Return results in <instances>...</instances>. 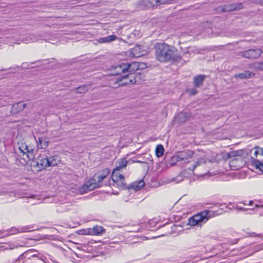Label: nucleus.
<instances>
[{
	"label": "nucleus",
	"instance_id": "obj_6",
	"mask_svg": "<svg viewBox=\"0 0 263 263\" xmlns=\"http://www.w3.org/2000/svg\"><path fill=\"white\" fill-rule=\"evenodd\" d=\"M194 152L192 151H184L177 153L171 159V164L174 165L177 162H188L192 159Z\"/></svg>",
	"mask_w": 263,
	"mask_h": 263
},
{
	"label": "nucleus",
	"instance_id": "obj_3",
	"mask_svg": "<svg viewBox=\"0 0 263 263\" xmlns=\"http://www.w3.org/2000/svg\"><path fill=\"white\" fill-rule=\"evenodd\" d=\"M220 214L218 211L205 210L190 218L188 220V224L191 226H198L201 227L210 218L219 215Z\"/></svg>",
	"mask_w": 263,
	"mask_h": 263
},
{
	"label": "nucleus",
	"instance_id": "obj_1",
	"mask_svg": "<svg viewBox=\"0 0 263 263\" xmlns=\"http://www.w3.org/2000/svg\"><path fill=\"white\" fill-rule=\"evenodd\" d=\"M155 48L156 58L160 62L178 61L181 59L174 46L165 43H157L155 44Z\"/></svg>",
	"mask_w": 263,
	"mask_h": 263
},
{
	"label": "nucleus",
	"instance_id": "obj_32",
	"mask_svg": "<svg viewBox=\"0 0 263 263\" xmlns=\"http://www.w3.org/2000/svg\"><path fill=\"white\" fill-rule=\"evenodd\" d=\"M240 204H243L244 205H246L247 204L245 202H239L238 203H237L236 204L234 205L233 206V208L235 209H237L238 210H239V211H246L247 210H248V209H246V208H243L241 206H240Z\"/></svg>",
	"mask_w": 263,
	"mask_h": 263
},
{
	"label": "nucleus",
	"instance_id": "obj_35",
	"mask_svg": "<svg viewBox=\"0 0 263 263\" xmlns=\"http://www.w3.org/2000/svg\"><path fill=\"white\" fill-rule=\"evenodd\" d=\"M19 144V149L21 152H22L24 154H26V148L25 146H27V145H26L25 143H21V144Z\"/></svg>",
	"mask_w": 263,
	"mask_h": 263
},
{
	"label": "nucleus",
	"instance_id": "obj_31",
	"mask_svg": "<svg viewBox=\"0 0 263 263\" xmlns=\"http://www.w3.org/2000/svg\"><path fill=\"white\" fill-rule=\"evenodd\" d=\"M140 228L139 226L135 225V226H132L131 228H129V229H127L126 230L127 231L129 232H138L140 231Z\"/></svg>",
	"mask_w": 263,
	"mask_h": 263
},
{
	"label": "nucleus",
	"instance_id": "obj_15",
	"mask_svg": "<svg viewBox=\"0 0 263 263\" xmlns=\"http://www.w3.org/2000/svg\"><path fill=\"white\" fill-rule=\"evenodd\" d=\"M34 252H35V250L33 249H30L27 251L24 252L22 254H21L20 256L16 259L15 262L18 263L20 261L23 260L26 258L28 259H30L32 258L37 257V255L36 254L33 253Z\"/></svg>",
	"mask_w": 263,
	"mask_h": 263
},
{
	"label": "nucleus",
	"instance_id": "obj_45",
	"mask_svg": "<svg viewBox=\"0 0 263 263\" xmlns=\"http://www.w3.org/2000/svg\"><path fill=\"white\" fill-rule=\"evenodd\" d=\"M163 226H162V225H159V226H158V227H157V228H161V227H162Z\"/></svg>",
	"mask_w": 263,
	"mask_h": 263
},
{
	"label": "nucleus",
	"instance_id": "obj_26",
	"mask_svg": "<svg viewBox=\"0 0 263 263\" xmlns=\"http://www.w3.org/2000/svg\"><path fill=\"white\" fill-rule=\"evenodd\" d=\"M251 163L256 168L258 169L263 173V163L253 158H252Z\"/></svg>",
	"mask_w": 263,
	"mask_h": 263
},
{
	"label": "nucleus",
	"instance_id": "obj_18",
	"mask_svg": "<svg viewBox=\"0 0 263 263\" xmlns=\"http://www.w3.org/2000/svg\"><path fill=\"white\" fill-rule=\"evenodd\" d=\"M106 230L102 226L96 225L92 229L88 231V234L91 235H102L105 233Z\"/></svg>",
	"mask_w": 263,
	"mask_h": 263
},
{
	"label": "nucleus",
	"instance_id": "obj_10",
	"mask_svg": "<svg viewBox=\"0 0 263 263\" xmlns=\"http://www.w3.org/2000/svg\"><path fill=\"white\" fill-rule=\"evenodd\" d=\"M242 150H239L237 151H233L227 154V158L230 159L229 161V164L231 167H234V169H238L240 166L235 165V162H242V159L241 156L243 154Z\"/></svg>",
	"mask_w": 263,
	"mask_h": 263
},
{
	"label": "nucleus",
	"instance_id": "obj_47",
	"mask_svg": "<svg viewBox=\"0 0 263 263\" xmlns=\"http://www.w3.org/2000/svg\"><path fill=\"white\" fill-rule=\"evenodd\" d=\"M260 247H262V248H261V249H263V243L260 245Z\"/></svg>",
	"mask_w": 263,
	"mask_h": 263
},
{
	"label": "nucleus",
	"instance_id": "obj_30",
	"mask_svg": "<svg viewBox=\"0 0 263 263\" xmlns=\"http://www.w3.org/2000/svg\"><path fill=\"white\" fill-rule=\"evenodd\" d=\"M249 205H254L255 208L263 209V204H260V202L250 200L248 203Z\"/></svg>",
	"mask_w": 263,
	"mask_h": 263
},
{
	"label": "nucleus",
	"instance_id": "obj_40",
	"mask_svg": "<svg viewBox=\"0 0 263 263\" xmlns=\"http://www.w3.org/2000/svg\"><path fill=\"white\" fill-rule=\"evenodd\" d=\"M4 230H0V237H4Z\"/></svg>",
	"mask_w": 263,
	"mask_h": 263
},
{
	"label": "nucleus",
	"instance_id": "obj_12",
	"mask_svg": "<svg viewBox=\"0 0 263 263\" xmlns=\"http://www.w3.org/2000/svg\"><path fill=\"white\" fill-rule=\"evenodd\" d=\"M260 49H251L240 52V55L249 59H256L259 57L262 53Z\"/></svg>",
	"mask_w": 263,
	"mask_h": 263
},
{
	"label": "nucleus",
	"instance_id": "obj_25",
	"mask_svg": "<svg viewBox=\"0 0 263 263\" xmlns=\"http://www.w3.org/2000/svg\"><path fill=\"white\" fill-rule=\"evenodd\" d=\"M117 39V36L115 35H110L106 37L100 38L99 40V42L101 43H109L113 41L116 40Z\"/></svg>",
	"mask_w": 263,
	"mask_h": 263
},
{
	"label": "nucleus",
	"instance_id": "obj_23",
	"mask_svg": "<svg viewBox=\"0 0 263 263\" xmlns=\"http://www.w3.org/2000/svg\"><path fill=\"white\" fill-rule=\"evenodd\" d=\"M128 161L125 158L121 159L117 161V165L115 168L116 170H121L126 168Z\"/></svg>",
	"mask_w": 263,
	"mask_h": 263
},
{
	"label": "nucleus",
	"instance_id": "obj_44",
	"mask_svg": "<svg viewBox=\"0 0 263 263\" xmlns=\"http://www.w3.org/2000/svg\"><path fill=\"white\" fill-rule=\"evenodd\" d=\"M256 1L259 2L260 3H262L263 4V0H256Z\"/></svg>",
	"mask_w": 263,
	"mask_h": 263
},
{
	"label": "nucleus",
	"instance_id": "obj_41",
	"mask_svg": "<svg viewBox=\"0 0 263 263\" xmlns=\"http://www.w3.org/2000/svg\"><path fill=\"white\" fill-rule=\"evenodd\" d=\"M256 148L259 149L260 150V154L263 156V148H260V147H258V146Z\"/></svg>",
	"mask_w": 263,
	"mask_h": 263
},
{
	"label": "nucleus",
	"instance_id": "obj_20",
	"mask_svg": "<svg viewBox=\"0 0 263 263\" xmlns=\"http://www.w3.org/2000/svg\"><path fill=\"white\" fill-rule=\"evenodd\" d=\"M145 183L143 180L133 182L129 185L128 189H133L135 191L140 190L144 186Z\"/></svg>",
	"mask_w": 263,
	"mask_h": 263
},
{
	"label": "nucleus",
	"instance_id": "obj_42",
	"mask_svg": "<svg viewBox=\"0 0 263 263\" xmlns=\"http://www.w3.org/2000/svg\"><path fill=\"white\" fill-rule=\"evenodd\" d=\"M36 39H33V38H30V39L28 40V41L29 42V41H32V42H35L36 41Z\"/></svg>",
	"mask_w": 263,
	"mask_h": 263
},
{
	"label": "nucleus",
	"instance_id": "obj_37",
	"mask_svg": "<svg viewBox=\"0 0 263 263\" xmlns=\"http://www.w3.org/2000/svg\"><path fill=\"white\" fill-rule=\"evenodd\" d=\"M189 92L190 94H191L192 95H195L197 93V91L196 89L192 88V89H189Z\"/></svg>",
	"mask_w": 263,
	"mask_h": 263
},
{
	"label": "nucleus",
	"instance_id": "obj_39",
	"mask_svg": "<svg viewBox=\"0 0 263 263\" xmlns=\"http://www.w3.org/2000/svg\"><path fill=\"white\" fill-rule=\"evenodd\" d=\"M251 236H253V237H256V236H261V235L260 234H257L254 232L253 233H252L250 235Z\"/></svg>",
	"mask_w": 263,
	"mask_h": 263
},
{
	"label": "nucleus",
	"instance_id": "obj_5",
	"mask_svg": "<svg viewBox=\"0 0 263 263\" xmlns=\"http://www.w3.org/2000/svg\"><path fill=\"white\" fill-rule=\"evenodd\" d=\"M138 75L137 73L129 72V73L120 78H114L109 82V86L114 88H117L119 87L134 84L136 82V78Z\"/></svg>",
	"mask_w": 263,
	"mask_h": 263
},
{
	"label": "nucleus",
	"instance_id": "obj_36",
	"mask_svg": "<svg viewBox=\"0 0 263 263\" xmlns=\"http://www.w3.org/2000/svg\"><path fill=\"white\" fill-rule=\"evenodd\" d=\"M182 116H183L185 118V120L182 121H184L185 120L187 119L188 117H189V116H190V115L187 112H183L179 115V117L180 118H181Z\"/></svg>",
	"mask_w": 263,
	"mask_h": 263
},
{
	"label": "nucleus",
	"instance_id": "obj_2",
	"mask_svg": "<svg viewBox=\"0 0 263 263\" xmlns=\"http://www.w3.org/2000/svg\"><path fill=\"white\" fill-rule=\"evenodd\" d=\"M109 173L110 171L108 168L96 173L90 180L79 189V191L83 194L95 189L101 187L103 185V180L107 178Z\"/></svg>",
	"mask_w": 263,
	"mask_h": 263
},
{
	"label": "nucleus",
	"instance_id": "obj_46",
	"mask_svg": "<svg viewBox=\"0 0 263 263\" xmlns=\"http://www.w3.org/2000/svg\"><path fill=\"white\" fill-rule=\"evenodd\" d=\"M153 222H154V221H153V220L150 221V224H152V223H153Z\"/></svg>",
	"mask_w": 263,
	"mask_h": 263
},
{
	"label": "nucleus",
	"instance_id": "obj_29",
	"mask_svg": "<svg viewBox=\"0 0 263 263\" xmlns=\"http://www.w3.org/2000/svg\"><path fill=\"white\" fill-rule=\"evenodd\" d=\"M89 87H90V86L89 85H84L76 88V91L77 93H84L88 90Z\"/></svg>",
	"mask_w": 263,
	"mask_h": 263
},
{
	"label": "nucleus",
	"instance_id": "obj_21",
	"mask_svg": "<svg viewBox=\"0 0 263 263\" xmlns=\"http://www.w3.org/2000/svg\"><path fill=\"white\" fill-rule=\"evenodd\" d=\"M26 106V104L23 102H20L13 105L11 111L13 114L17 113L23 110Z\"/></svg>",
	"mask_w": 263,
	"mask_h": 263
},
{
	"label": "nucleus",
	"instance_id": "obj_7",
	"mask_svg": "<svg viewBox=\"0 0 263 263\" xmlns=\"http://www.w3.org/2000/svg\"><path fill=\"white\" fill-rule=\"evenodd\" d=\"M173 0H141L138 2L139 9L157 7L161 5L171 3Z\"/></svg>",
	"mask_w": 263,
	"mask_h": 263
},
{
	"label": "nucleus",
	"instance_id": "obj_28",
	"mask_svg": "<svg viewBox=\"0 0 263 263\" xmlns=\"http://www.w3.org/2000/svg\"><path fill=\"white\" fill-rule=\"evenodd\" d=\"M22 246H23L22 245H15L13 243H9L8 244H6L5 246H2V248L3 250H12Z\"/></svg>",
	"mask_w": 263,
	"mask_h": 263
},
{
	"label": "nucleus",
	"instance_id": "obj_16",
	"mask_svg": "<svg viewBox=\"0 0 263 263\" xmlns=\"http://www.w3.org/2000/svg\"><path fill=\"white\" fill-rule=\"evenodd\" d=\"M215 160L216 159L214 157H212L211 158L206 157H201L198 160V161L194 163V165L192 168L190 167L189 169L191 171H193L197 166L204 165L207 161L209 162H212Z\"/></svg>",
	"mask_w": 263,
	"mask_h": 263
},
{
	"label": "nucleus",
	"instance_id": "obj_4",
	"mask_svg": "<svg viewBox=\"0 0 263 263\" xmlns=\"http://www.w3.org/2000/svg\"><path fill=\"white\" fill-rule=\"evenodd\" d=\"M48 152L46 151L41 154L37 157L36 165L42 170L50 166H55L60 162L61 160L58 156H49Z\"/></svg>",
	"mask_w": 263,
	"mask_h": 263
},
{
	"label": "nucleus",
	"instance_id": "obj_34",
	"mask_svg": "<svg viewBox=\"0 0 263 263\" xmlns=\"http://www.w3.org/2000/svg\"><path fill=\"white\" fill-rule=\"evenodd\" d=\"M8 99L7 98H0V107L5 106L8 103L7 101Z\"/></svg>",
	"mask_w": 263,
	"mask_h": 263
},
{
	"label": "nucleus",
	"instance_id": "obj_9",
	"mask_svg": "<svg viewBox=\"0 0 263 263\" xmlns=\"http://www.w3.org/2000/svg\"><path fill=\"white\" fill-rule=\"evenodd\" d=\"M34 225L25 226L23 227H11L6 230H4V236H8L9 235H14L20 233H24L31 232L36 230V229L32 230L34 228Z\"/></svg>",
	"mask_w": 263,
	"mask_h": 263
},
{
	"label": "nucleus",
	"instance_id": "obj_13",
	"mask_svg": "<svg viewBox=\"0 0 263 263\" xmlns=\"http://www.w3.org/2000/svg\"><path fill=\"white\" fill-rule=\"evenodd\" d=\"M147 53V50L144 46L136 45L130 50V55L135 57H141Z\"/></svg>",
	"mask_w": 263,
	"mask_h": 263
},
{
	"label": "nucleus",
	"instance_id": "obj_27",
	"mask_svg": "<svg viewBox=\"0 0 263 263\" xmlns=\"http://www.w3.org/2000/svg\"><path fill=\"white\" fill-rule=\"evenodd\" d=\"M164 152V148L161 144L158 145L155 149L156 155L159 158L162 156Z\"/></svg>",
	"mask_w": 263,
	"mask_h": 263
},
{
	"label": "nucleus",
	"instance_id": "obj_24",
	"mask_svg": "<svg viewBox=\"0 0 263 263\" xmlns=\"http://www.w3.org/2000/svg\"><path fill=\"white\" fill-rule=\"evenodd\" d=\"M205 76L203 75L197 76L194 78V84L196 87H200L202 85L204 80Z\"/></svg>",
	"mask_w": 263,
	"mask_h": 263
},
{
	"label": "nucleus",
	"instance_id": "obj_43",
	"mask_svg": "<svg viewBox=\"0 0 263 263\" xmlns=\"http://www.w3.org/2000/svg\"><path fill=\"white\" fill-rule=\"evenodd\" d=\"M177 228V226L176 225H173L172 227V229H175V228Z\"/></svg>",
	"mask_w": 263,
	"mask_h": 263
},
{
	"label": "nucleus",
	"instance_id": "obj_33",
	"mask_svg": "<svg viewBox=\"0 0 263 263\" xmlns=\"http://www.w3.org/2000/svg\"><path fill=\"white\" fill-rule=\"evenodd\" d=\"M254 67L257 70H263V61L254 63Z\"/></svg>",
	"mask_w": 263,
	"mask_h": 263
},
{
	"label": "nucleus",
	"instance_id": "obj_17",
	"mask_svg": "<svg viewBox=\"0 0 263 263\" xmlns=\"http://www.w3.org/2000/svg\"><path fill=\"white\" fill-rule=\"evenodd\" d=\"M37 149H46L49 146V141L46 137H39L35 139Z\"/></svg>",
	"mask_w": 263,
	"mask_h": 263
},
{
	"label": "nucleus",
	"instance_id": "obj_38",
	"mask_svg": "<svg viewBox=\"0 0 263 263\" xmlns=\"http://www.w3.org/2000/svg\"><path fill=\"white\" fill-rule=\"evenodd\" d=\"M257 147H255L254 148L255 149V151L254 152V155H255V156L256 157L257 154H260V151L259 149L258 148H256Z\"/></svg>",
	"mask_w": 263,
	"mask_h": 263
},
{
	"label": "nucleus",
	"instance_id": "obj_22",
	"mask_svg": "<svg viewBox=\"0 0 263 263\" xmlns=\"http://www.w3.org/2000/svg\"><path fill=\"white\" fill-rule=\"evenodd\" d=\"M255 76V73L249 70H246L243 72L237 74L235 76V78H239L242 79H250Z\"/></svg>",
	"mask_w": 263,
	"mask_h": 263
},
{
	"label": "nucleus",
	"instance_id": "obj_19",
	"mask_svg": "<svg viewBox=\"0 0 263 263\" xmlns=\"http://www.w3.org/2000/svg\"><path fill=\"white\" fill-rule=\"evenodd\" d=\"M25 147L26 148V154L28 160H33L35 158V149L34 146L27 145Z\"/></svg>",
	"mask_w": 263,
	"mask_h": 263
},
{
	"label": "nucleus",
	"instance_id": "obj_14",
	"mask_svg": "<svg viewBox=\"0 0 263 263\" xmlns=\"http://www.w3.org/2000/svg\"><path fill=\"white\" fill-rule=\"evenodd\" d=\"M243 8L241 3H232L227 4L221 7V12L235 11L241 9Z\"/></svg>",
	"mask_w": 263,
	"mask_h": 263
},
{
	"label": "nucleus",
	"instance_id": "obj_11",
	"mask_svg": "<svg viewBox=\"0 0 263 263\" xmlns=\"http://www.w3.org/2000/svg\"><path fill=\"white\" fill-rule=\"evenodd\" d=\"M119 171H120L114 168L112 173L111 179L114 183V185H116L119 187L124 186L125 185L124 176Z\"/></svg>",
	"mask_w": 263,
	"mask_h": 263
},
{
	"label": "nucleus",
	"instance_id": "obj_8",
	"mask_svg": "<svg viewBox=\"0 0 263 263\" xmlns=\"http://www.w3.org/2000/svg\"><path fill=\"white\" fill-rule=\"evenodd\" d=\"M135 68L138 69L137 65L135 63L132 64L127 62L122 63L113 67V70H115V72L112 74L118 75L125 72H132L135 70Z\"/></svg>",
	"mask_w": 263,
	"mask_h": 263
}]
</instances>
